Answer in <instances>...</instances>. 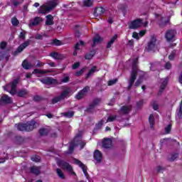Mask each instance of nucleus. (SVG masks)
<instances>
[{"label": "nucleus", "instance_id": "obj_44", "mask_svg": "<svg viewBox=\"0 0 182 182\" xmlns=\"http://www.w3.org/2000/svg\"><path fill=\"white\" fill-rule=\"evenodd\" d=\"M31 160L35 163H39L41 161V156L38 155L33 156Z\"/></svg>", "mask_w": 182, "mask_h": 182}, {"label": "nucleus", "instance_id": "obj_53", "mask_svg": "<svg viewBox=\"0 0 182 182\" xmlns=\"http://www.w3.org/2000/svg\"><path fill=\"white\" fill-rule=\"evenodd\" d=\"M103 123H105L103 119H101L100 122H98V123L95 125L97 129H101L102 126H103Z\"/></svg>", "mask_w": 182, "mask_h": 182}, {"label": "nucleus", "instance_id": "obj_23", "mask_svg": "<svg viewBox=\"0 0 182 182\" xmlns=\"http://www.w3.org/2000/svg\"><path fill=\"white\" fill-rule=\"evenodd\" d=\"M162 83L161 85V87L159 91V95H161L163 93V90L166 89V86H167V84L168 83V78H162L161 79Z\"/></svg>", "mask_w": 182, "mask_h": 182}, {"label": "nucleus", "instance_id": "obj_57", "mask_svg": "<svg viewBox=\"0 0 182 182\" xmlns=\"http://www.w3.org/2000/svg\"><path fill=\"white\" fill-rule=\"evenodd\" d=\"M164 68L166 69L167 70H169V69H171V63L167 62L164 65Z\"/></svg>", "mask_w": 182, "mask_h": 182}, {"label": "nucleus", "instance_id": "obj_7", "mask_svg": "<svg viewBox=\"0 0 182 182\" xmlns=\"http://www.w3.org/2000/svg\"><path fill=\"white\" fill-rule=\"evenodd\" d=\"M132 105H123L118 111V113L121 115L127 116L132 112Z\"/></svg>", "mask_w": 182, "mask_h": 182}, {"label": "nucleus", "instance_id": "obj_19", "mask_svg": "<svg viewBox=\"0 0 182 182\" xmlns=\"http://www.w3.org/2000/svg\"><path fill=\"white\" fill-rule=\"evenodd\" d=\"M46 5H48L51 11H53L55 6H58V5H59V0H50L47 1Z\"/></svg>", "mask_w": 182, "mask_h": 182}, {"label": "nucleus", "instance_id": "obj_30", "mask_svg": "<svg viewBox=\"0 0 182 182\" xmlns=\"http://www.w3.org/2000/svg\"><path fill=\"white\" fill-rule=\"evenodd\" d=\"M75 147H76V144L75 143V141L73 140L71 141L70 146L68 148V151H67L65 153L66 154H72L73 153V151L75 150Z\"/></svg>", "mask_w": 182, "mask_h": 182}, {"label": "nucleus", "instance_id": "obj_32", "mask_svg": "<svg viewBox=\"0 0 182 182\" xmlns=\"http://www.w3.org/2000/svg\"><path fill=\"white\" fill-rule=\"evenodd\" d=\"M95 54L96 51L95 50H91L90 53L85 54V59H86L87 60H90V59H92Z\"/></svg>", "mask_w": 182, "mask_h": 182}, {"label": "nucleus", "instance_id": "obj_27", "mask_svg": "<svg viewBox=\"0 0 182 182\" xmlns=\"http://www.w3.org/2000/svg\"><path fill=\"white\" fill-rule=\"evenodd\" d=\"M22 68L26 69V70H28L29 69H32L33 65L32 63H29L28 60H24L21 64Z\"/></svg>", "mask_w": 182, "mask_h": 182}, {"label": "nucleus", "instance_id": "obj_33", "mask_svg": "<svg viewBox=\"0 0 182 182\" xmlns=\"http://www.w3.org/2000/svg\"><path fill=\"white\" fill-rule=\"evenodd\" d=\"M23 141H25V139L21 136H17L14 138V143H16V144H22Z\"/></svg>", "mask_w": 182, "mask_h": 182}, {"label": "nucleus", "instance_id": "obj_4", "mask_svg": "<svg viewBox=\"0 0 182 182\" xmlns=\"http://www.w3.org/2000/svg\"><path fill=\"white\" fill-rule=\"evenodd\" d=\"M70 93H72V88L67 87L64 89L60 95L54 97L51 100L52 105H56V103H59V102H62V100H65L66 97H69V96H70Z\"/></svg>", "mask_w": 182, "mask_h": 182}, {"label": "nucleus", "instance_id": "obj_28", "mask_svg": "<svg viewBox=\"0 0 182 182\" xmlns=\"http://www.w3.org/2000/svg\"><path fill=\"white\" fill-rule=\"evenodd\" d=\"M30 173L34 174L35 176H39L41 174V171L38 166H31L30 168Z\"/></svg>", "mask_w": 182, "mask_h": 182}, {"label": "nucleus", "instance_id": "obj_52", "mask_svg": "<svg viewBox=\"0 0 182 182\" xmlns=\"http://www.w3.org/2000/svg\"><path fill=\"white\" fill-rule=\"evenodd\" d=\"M178 157V154H172L171 158L168 159V161H174Z\"/></svg>", "mask_w": 182, "mask_h": 182}, {"label": "nucleus", "instance_id": "obj_36", "mask_svg": "<svg viewBox=\"0 0 182 182\" xmlns=\"http://www.w3.org/2000/svg\"><path fill=\"white\" fill-rule=\"evenodd\" d=\"M149 122L150 124V127L153 129V126H154V115L151 114L149 117Z\"/></svg>", "mask_w": 182, "mask_h": 182}, {"label": "nucleus", "instance_id": "obj_9", "mask_svg": "<svg viewBox=\"0 0 182 182\" xmlns=\"http://www.w3.org/2000/svg\"><path fill=\"white\" fill-rule=\"evenodd\" d=\"M74 143L75 144V146H80V149H85V146H86V141L82 140V136L78 135L74 138Z\"/></svg>", "mask_w": 182, "mask_h": 182}, {"label": "nucleus", "instance_id": "obj_43", "mask_svg": "<svg viewBox=\"0 0 182 182\" xmlns=\"http://www.w3.org/2000/svg\"><path fill=\"white\" fill-rule=\"evenodd\" d=\"M74 114L75 112L73 111L63 113V116H65V117H68L69 119H70V117H73Z\"/></svg>", "mask_w": 182, "mask_h": 182}, {"label": "nucleus", "instance_id": "obj_39", "mask_svg": "<svg viewBox=\"0 0 182 182\" xmlns=\"http://www.w3.org/2000/svg\"><path fill=\"white\" fill-rule=\"evenodd\" d=\"M143 83V76H140L134 83L135 87H139Z\"/></svg>", "mask_w": 182, "mask_h": 182}, {"label": "nucleus", "instance_id": "obj_55", "mask_svg": "<svg viewBox=\"0 0 182 182\" xmlns=\"http://www.w3.org/2000/svg\"><path fill=\"white\" fill-rule=\"evenodd\" d=\"M6 45H8V43H6V41H2L0 43V49L4 50V49H5V48H6Z\"/></svg>", "mask_w": 182, "mask_h": 182}, {"label": "nucleus", "instance_id": "obj_64", "mask_svg": "<svg viewBox=\"0 0 182 182\" xmlns=\"http://www.w3.org/2000/svg\"><path fill=\"white\" fill-rule=\"evenodd\" d=\"M141 106H143V100H140L139 102H138L136 103V107L138 109H140V107H141Z\"/></svg>", "mask_w": 182, "mask_h": 182}, {"label": "nucleus", "instance_id": "obj_58", "mask_svg": "<svg viewBox=\"0 0 182 182\" xmlns=\"http://www.w3.org/2000/svg\"><path fill=\"white\" fill-rule=\"evenodd\" d=\"M152 107H153L154 110H159V105H157V102L154 101V102L152 104Z\"/></svg>", "mask_w": 182, "mask_h": 182}, {"label": "nucleus", "instance_id": "obj_42", "mask_svg": "<svg viewBox=\"0 0 182 182\" xmlns=\"http://www.w3.org/2000/svg\"><path fill=\"white\" fill-rule=\"evenodd\" d=\"M80 46H85V42L83 41H80V43H77L75 46V50H80Z\"/></svg>", "mask_w": 182, "mask_h": 182}, {"label": "nucleus", "instance_id": "obj_25", "mask_svg": "<svg viewBox=\"0 0 182 182\" xmlns=\"http://www.w3.org/2000/svg\"><path fill=\"white\" fill-rule=\"evenodd\" d=\"M46 25L47 26H50L52 25H54L55 22L53 21V16L52 14H48L46 16Z\"/></svg>", "mask_w": 182, "mask_h": 182}, {"label": "nucleus", "instance_id": "obj_24", "mask_svg": "<svg viewBox=\"0 0 182 182\" xmlns=\"http://www.w3.org/2000/svg\"><path fill=\"white\" fill-rule=\"evenodd\" d=\"M112 139L109 138L104 139L102 141V147H104V149H110V147H112Z\"/></svg>", "mask_w": 182, "mask_h": 182}, {"label": "nucleus", "instance_id": "obj_35", "mask_svg": "<svg viewBox=\"0 0 182 182\" xmlns=\"http://www.w3.org/2000/svg\"><path fill=\"white\" fill-rule=\"evenodd\" d=\"M97 69V67L96 65H94L88 72V73L86 75V79H89V77H90V76H92V75H93V73H95V72H96Z\"/></svg>", "mask_w": 182, "mask_h": 182}, {"label": "nucleus", "instance_id": "obj_41", "mask_svg": "<svg viewBox=\"0 0 182 182\" xmlns=\"http://www.w3.org/2000/svg\"><path fill=\"white\" fill-rule=\"evenodd\" d=\"M176 56H177V51L173 50L168 55L169 60H174V58H176Z\"/></svg>", "mask_w": 182, "mask_h": 182}, {"label": "nucleus", "instance_id": "obj_31", "mask_svg": "<svg viewBox=\"0 0 182 182\" xmlns=\"http://www.w3.org/2000/svg\"><path fill=\"white\" fill-rule=\"evenodd\" d=\"M117 39V34H115L113 37L111 38L110 41L107 44V49L112 48V45L114 43V41Z\"/></svg>", "mask_w": 182, "mask_h": 182}, {"label": "nucleus", "instance_id": "obj_62", "mask_svg": "<svg viewBox=\"0 0 182 182\" xmlns=\"http://www.w3.org/2000/svg\"><path fill=\"white\" fill-rule=\"evenodd\" d=\"M126 8L127 6L124 5H120L119 6V9H120V11H122V12H126Z\"/></svg>", "mask_w": 182, "mask_h": 182}, {"label": "nucleus", "instance_id": "obj_49", "mask_svg": "<svg viewBox=\"0 0 182 182\" xmlns=\"http://www.w3.org/2000/svg\"><path fill=\"white\" fill-rule=\"evenodd\" d=\"M85 70H86V68H83L79 71H77L75 74V76H77V77L81 76L82 75H83V73H85Z\"/></svg>", "mask_w": 182, "mask_h": 182}, {"label": "nucleus", "instance_id": "obj_46", "mask_svg": "<svg viewBox=\"0 0 182 182\" xmlns=\"http://www.w3.org/2000/svg\"><path fill=\"white\" fill-rule=\"evenodd\" d=\"M84 6H93V0H85L84 1Z\"/></svg>", "mask_w": 182, "mask_h": 182}, {"label": "nucleus", "instance_id": "obj_47", "mask_svg": "<svg viewBox=\"0 0 182 182\" xmlns=\"http://www.w3.org/2000/svg\"><path fill=\"white\" fill-rule=\"evenodd\" d=\"M11 23L13 26H18V25H19V21L16 17H14L11 18Z\"/></svg>", "mask_w": 182, "mask_h": 182}, {"label": "nucleus", "instance_id": "obj_37", "mask_svg": "<svg viewBox=\"0 0 182 182\" xmlns=\"http://www.w3.org/2000/svg\"><path fill=\"white\" fill-rule=\"evenodd\" d=\"M56 173H57L58 177H60V178H61L62 180H65V174L62 171V169L58 168L56 169Z\"/></svg>", "mask_w": 182, "mask_h": 182}, {"label": "nucleus", "instance_id": "obj_2", "mask_svg": "<svg viewBox=\"0 0 182 182\" xmlns=\"http://www.w3.org/2000/svg\"><path fill=\"white\" fill-rule=\"evenodd\" d=\"M137 63H139V58L134 59L132 63V70L128 80V87H127V90H132V87H133V85H134V82L136 81V79H137V73L140 72L139 67H137Z\"/></svg>", "mask_w": 182, "mask_h": 182}, {"label": "nucleus", "instance_id": "obj_5", "mask_svg": "<svg viewBox=\"0 0 182 182\" xmlns=\"http://www.w3.org/2000/svg\"><path fill=\"white\" fill-rule=\"evenodd\" d=\"M157 39L155 36H152L149 42H148L147 50L148 52H156L157 50V45L156 44Z\"/></svg>", "mask_w": 182, "mask_h": 182}, {"label": "nucleus", "instance_id": "obj_20", "mask_svg": "<svg viewBox=\"0 0 182 182\" xmlns=\"http://www.w3.org/2000/svg\"><path fill=\"white\" fill-rule=\"evenodd\" d=\"M93 43L92 45V48H95L97 45H99V43H102L103 42V38L100 37L99 34H97L94 38H93Z\"/></svg>", "mask_w": 182, "mask_h": 182}, {"label": "nucleus", "instance_id": "obj_14", "mask_svg": "<svg viewBox=\"0 0 182 182\" xmlns=\"http://www.w3.org/2000/svg\"><path fill=\"white\" fill-rule=\"evenodd\" d=\"M58 166L63 168V170H67L68 172H71L73 170L72 166L69 164V163L65 161H60L58 163Z\"/></svg>", "mask_w": 182, "mask_h": 182}, {"label": "nucleus", "instance_id": "obj_22", "mask_svg": "<svg viewBox=\"0 0 182 182\" xmlns=\"http://www.w3.org/2000/svg\"><path fill=\"white\" fill-rule=\"evenodd\" d=\"M43 21V19L42 17H35L33 20V21L30 22L29 26H38L39 23Z\"/></svg>", "mask_w": 182, "mask_h": 182}, {"label": "nucleus", "instance_id": "obj_8", "mask_svg": "<svg viewBox=\"0 0 182 182\" xmlns=\"http://www.w3.org/2000/svg\"><path fill=\"white\" fill-rule=\"evenodd\" d=\"M30 44H31V40H28V41H25L24 43H23L14 51V55L16 56V55H18V53H21V52H22V50H23V49H25V48H28V46H29Z\"/></svg>", "mask_w": 182, "mask_h": 182}, {"label": "nucleus", "instance_id": "obj_10", "mask_svg": "<svg viewBox=\"0 0 182 182\" xmlns=\"http://www.w3.org/2000/svg\"><path fill=\"white\" fill-rule=\"evenodd\" d=\"M73 161L75 164L82 168L85 177H87V176H89V173H87V167L83 163H82V161H79V159L76 158H73Z\"/></svg>", "mask_w": 182, "mask_h": 182}, {"label": "nucleus", "instance_id": "obj_13", "mask_svg": "<svg viewBox=\"0 0 182 182\" xmlns=\"http://www.w3.org/2000/svg\"><path fill=\"white\" fill-rule=\"evenodd\" d=\"M11 103H12V98L6 95H4L0 99V106L11 105Z\"/></svg>", "mask_w": 182, "mask_h": 182}, {"label": "nucleus", "instance_id": "obj_15", "mask_svg": "<svg viewBox=\"0 0 182 182\" xmlns=\"http://www.w3.org/2000/svg\"><path fill=\"white\" fill-rule=\"evenodd\" d=\"M94 159L95 160V164H100L102 163V152L99 150H95L93 154Z\"/></svg>", "mask_w": 182, "mask_h": 182}, {"label": "nucleus", "instance_id": "obj_17", "mask_svg": "<svg viewBox=\"0 0 182 182\" xmlns=\"http://www.w3.org/2000/svg\"><path fill=\"white\" fill-rule=\"evenodd\" d=\"M141 26V19L134 20L131 23L129 26V29H137Z\"/></svg>", "mask_w": 182, "mask_h": 182}, {"label": "nucleus", "instance_id": "obj_3", "mask_svg": "<svg viewBox=\"0 0 182 182\" xmlns=\"http://www.w3.org/2000/svg\"><path fill=\"white\" fill-rule=\"evenodd\" d=\"M17 130L19 132H32L36 129V121L31 120L26 123H18L15 124Z\"/></svg>", "mask_w": 182, "mask_h": 182}, {"label": "nucleus", "instance_id": "obj_38", "mask_svg": "<svg viewBox=\"0 0 182 182\" xmlns=\"http://www.w3.org/2000/svg\"><path fill=\"white\" fill-rule=\"evenodd\" d=\"M100 102H102V98H95L92 100V102L91 103V105L92 106H94L95 107H96V106H98L99 103H100Z\"/></svg>", "mask_w": 182, "mask_h": 182}, {"label": "nucleus", "instance_id": "obj_34", "mask_svg": "<svg viewBox=\"0 0 182 182\" xmlns=\"http://www.w3.org/2000/svg\"><path fill=\"white\" fill-rule=\"evenodd\" d=\"M50 71L48 70H38V69H35L33 71V75H44V74H46V73H49Z\"/></svg>", "mask_w": 182, "mask_h": 182}, {"label": "nucleus", "instance_id": "obj_40", "mask_svg": "<svg viewBox=\"0 0 182 182\" xmlns=\"http://www.w3.org/2000/svg\"><path fill=\"white\" fill-rule=\"evenodd\" d=\"M95 106L92 104H90L89 107L86 109L85 112L87 113H94L95 112Z\"/></svg>", "mask_w": 182, "mask_h": 182}, {"label": "nucleus", "instance_id": "obj_29", "mask_svg": "<svg viewBox=\"0 0 182 182\" xmlns=\"http://www.w3.org/2000/svg\"><path fill=\"white\" fill-rule=\"evenodd\" d=\"M50 56H51V58H53V59H55L56 60H60V59H63V55L56 52H53L50 53Z\"/></svg>", "mask_w": 182, "mask_h": 182}, {"label": "nucleus", "instance_id": "obj_48", "mask_svg": "<svg viewBox=\"0 0 182 182\" xmlns=\"http://www.w3.org/2000/svg\"><path fill=\"white\" fill-rule=\"evenodd\" d=\"M171 126H172L171 124H169L165 127L166 134H170V133L171 132Z\"/></svg>", "mask_w": 182, "mask_h": 182}, {"label": "nucleus", "instance_id": "obj_61", "mask_svg": "<svg viewBox=\"0 0 182 182\" xmlns=\"http://www.w3.org/2000/svg\"><path fill=\"white\" fill-rule=\"evenodd\" d=\"M80 66V63L79 62H77V63H75L73 65V69L75 70V69H77V68H79Z\"/></svg>", "mask_w": 182, "mask_h": 182}, {"label": "nucleus", "instance_id": "obj_6", "mask_svg": "<svg viewBox=\"0 0 182 182\" xmlns=\"http://www.w3.org/2000/svg\"><path fill=\"white\" fill-rule=\"evenodd\" d=\"M156 18L159 21V25L161 28H164L168 23H170V17H162L161 16L157 14Z\"/></svg>", "mask_w": 182, "mask_h": 182}, {"label": "nucleus", "instance_id": "obj_18", "mask_svg": "<svg viewBox=\"0 0 182 182\" xmlns=\"http://www.w3.org/2000/svg\"><path fill=\"white\" fill-rule=\"evenodd\" d=\"M52 11L48 5H43L38 9V14H41V15H46V14H49Z\"/></svg>", "mask_w": 182, "mask_h": 182}, {"label": "nucleus", "instance_id": "obj_56", "mask_svg": "<svg viewBox=\"0 0 182 182\" xmlns=\"http://www.w3.org/2000/svg\"><path fill=\"white\" fill-rule=\"evenodd\" d=\"M33 100L34 102H41V100H43L42 97L39 96V95H36L33 97Z\"/></svg>", "mask_w": 182, "mask_h": 182}, {"label": "nucleus", "instance_id": "obj_1", "mask_svg": "<svg viewBox=\"0 0 182 182\" xmlns=\"http://www.w3.org/2000/svg\"><path fill=\"white\" fill-rule=\"evenodd\" d=\"M18 83H19V80L15 79L11 83L6 85V86L4 87V90H6V92H9L11 96L17 95L18 97H25V96H27L28 95V90L26 89H22L17 91L16 87Z\"/></svg>", "mask_w": 182, "mask_h": 182}, {"label": "nucleus", "instance_id": "obj_59", "mask_svg": "<svg viewBox=\"0 0 182 182\" xmlns=\"http://www.w3.org/2000/svg\"><path fill=\"white\" fill-rule=\"evenodd\" d=\"M164 170H166V168H164L163 166H159L156 168L157 173H160L161 171H164Z\"/></svg>", "mask_w": 182, "mask_h": 182}, {"label": "nucleus", "instance_id": "obj_50", "mask_svg": "<svg viewBox=\"0 0 182 182\" xmlns=\"http://www.w3.org/2000/svg\"><path fill=\"white\" fill-rule=\"evenodd\" d=\"M52 44L55 45V46H60V45H62V41L58 39H54L52 42Z\"/></svg>", "mask_w": 182, "mask_h": 182}, {"label": "nucleus", "instance_id": "obj_12", "mask_svg": "<svg viewBox=\"0 0 182 182\" xmlns=\"http://www.w3.org/2000/svg\"><path fill=\"white\" fill-rule=\"evenodd\" d=\"M176 30H168L165 34V38L167 42H173L176 36Z\"/></svg>", "mask_w": 182, "mask_h": 182}, {"label": "nucleus", "instance_id": "obj_63", "mask_svg": "<svg viewBox=\"0 0 182 182\" xmlns=\"http://www.w3.org/2000/svg\"><path fill=\"white\" fill-rule=\"evenodd\" d=\"M69 77L66 76L64 77L63 79L61 80V82H63V83H68V82H69Z\"/></svg>", "mask_w": 182, "mask_h": 182}, {"label": "nucleus", "instance_id": "obj_16", "mask_svg": "<svg viewBox=\"0 0 182 182\" xmlns=\"http://www.w3.org/2000/svg\"><path fill=\"white\" fill-rule=\"evenodd\" d=\"M41 82L44 85H58V80L52 77L42 79L41 80Z\"/></svg>", "mask_w": 182, "mask_h": 182}, {"label": "nucleus", "instance_id": "obj_21", "mask_svg": "<svg viewBox=\"0 0 182 182\" xmlns=\"http://www.w3.org/2000/svg\"><path fill=\"white\" fill-rule=\"evenodd\" d=\"M105 9L103 7H97L94 11V16H102L105 12Z\"/></svg>", "mask_w": 182, "mask_h": 182}, {"label": "nucleus", "instance_id": "obj_60", "mask_svg": "<svg viewBox=\"0 0 182 182\" xmlns=\"http://www.w3.org/2000/svg\"><path fill=\"white\" fill-rule=\"evenodd\" d=\"M35 39H37L38 41H42V39H43V36L38 33V34L36 35Z\"/></svg>", "mask_w": 182, "mask_h": 182}, {"label": "nucleus", "instance_id": "obj_54", "mask_svg": "<svg viewBox=\"0 0 182 182\" xmlns=\"http://www.w3.org/2000/svg\"><path fill=\"white\" fill-rule=\"evenodd\" d=\"M117 79H114L108 81V86H113V85H116L117 83Z\"/></svg>", "mask_w": 182, "mask_h": 182}, {"label": "nucleus", "instance_id": "obj_11", "mask_svg": "<svg viewBox=\"0 0 182 182\" xmlns=\"http://www.w3.org/2000/svg\"><path fill=\"white\" fill-rule=\"evenodd\" d=\"M89 90H90V88L89 87V86L85 87L82 90H80L76 95L75 98L77 100H82V99H83V97H85V96H86V94L87 93V92H89Z\"/></svg>", "mask_w": 182, "mask_h": 182}, {"label": "nucleus", "instance_id": "obj_26", "mask_svg": "<svg viewBox=\"0 0 182 182\" xmlns=\"http://www.w3.org/2000/svg\"><path fill=\"white\" fill-rule=\"evenodd\" d=\"M50 132V129H49L48 128H41L38 130V133L41 136H48V134H49Z\"/></svg>", "mask_w": 182, "mask_h": 182}, {"label": "nucleus", "instance_id": "obj_51", "mask_svg": "<svg viewBox=\"0 0 182 182\" xmlns=\"http://www.w3.org/2000/svg\"><path fill=\"white\" fill-rule=\"evenodd\" d=\"M116 119H117V115H114V116H112V117L109 116L107 119V122H114V120H116Z\"/></svg>", "mask_w": 182, "mask_h": 182}, {"label": "nucleus", "instance_id": "obj_45", "mask_svg": "<svg viewBox=\"0 0 182 182\" xmlns=\"http://www.w3.org/2000/svg\"><path fill=\"white\" fill-rule=\"evenodd\" d=\"M176 119H182V100L180 103L179 110L176 117Z\"/></svg>", "mask_w": 182, "mask_h": 182}]
</instances>
